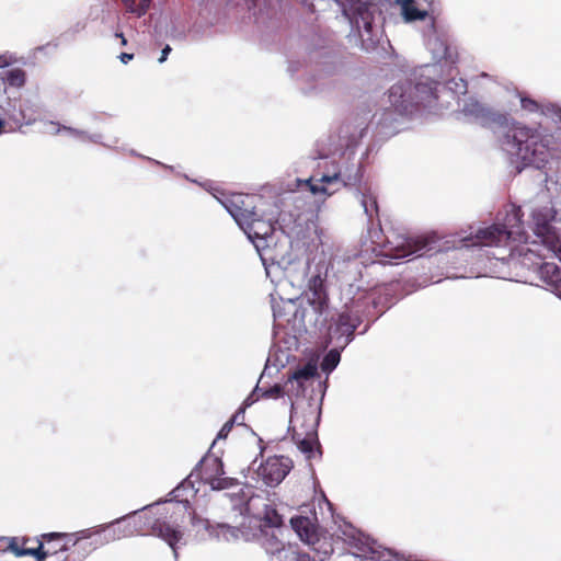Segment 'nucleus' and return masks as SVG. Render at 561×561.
I'll list each match as a JSON object with an SVG mask.
<instances>
[{"label":"nucleus","mask_w":561,"mask_h":561,"mask_svg":"<svg viewBox=\"0 0 561 561\" xmlns=\"http://www.w3.org/2000/svg\"><path fill=\"white\" fill-rule=\"evenodd\" d=\"M506 136L516 148V154L526 164L541 169L552 157L551 135H542L537 129L514 125L508 129Z\"/></svg>","instance_id":"f257e3e1"},{"label":"nucleus","mask_w":561,"mask_h":561,"mask_svg":"<svg viewBox=\"0 0 561 561\" xmlns=\"http://www.w3.org/2000/svg\"><path fill=\"white\" fill-rule=\"evenodd\" d=\"M523 214L519 207H514L507 214L504 224H493L489 227L479 228L474 236L466 238L463 241L470 242L467 245L479 247H500L506 245L512 240L526 241V234L523 228Z\"/></svg>","instance_id":"f03ea898"},{"label":"nucleus","mask_w":561,"mask_h":561,"mask_svg":"<svg viewBox=\"0 0 561 561\" xmlns=\"http://www.w3.org/2000/svg\"><path fill=\"white\" fill-rule=\"evenodd\" d=\"M111 527L114 531L116 529L122 530L123 536L125 537L133 536L136 533L158 536L170 545L174 553H176L175 543L182 537V534L175 528L171 527L165 519L153 518L147 515L123 518L113 523Z\"/></svg>","instance_id":"7ed1b4c3"},{"label":"nucleus","mask_w":561,"mask_h":561,"mask_svg":"<svg viewBox=\"0 0 561 561\" xmlns=\"http://www.w3.org/2000/svg\"><path fill=\"white\" fill-rule=\"evenodd\" d=\"M71 540V535L66 533H48L41 535V540L34 541L36 547L18 548L19 541L11 539L9 548L18 557L32 556L37 561H45L48 556L67 550V545Z\"/></svg>","instance_id":"20e7f679"},{"label":"nucleus","mask_w":561,"mask_h":561,"mask_svg":"<svg viewBox=\"0 0 561 561\" xmlns=\"http://www.w3.org/2000/svg\"><path fill=\"white\" fill-rule=\"evenodd\" d=\"M533 230L537 238L534 243H540L550 253L551 256L561 261V239L552 227L551 221L554 218L552 209L549 207H539L531 214Z\"/></svg>","instance_id":"39448f33"},{"label":"nucleus","mask_w":561,"mask_h":561,"mask_svg":"<svg viewBox=\"0 0 561 561\" xmlns=\"http://www.w3.org/2000/svg\"><path fill=\"white\" fill-rule=\"evenodd\" d=\"M362 318L352 309L346 308L332 320L329 327V343L343 350L354 337L356 329L360 325Z\"/></svg>","instance_id":"423d86ee"},{"label":"nucleus","mask_w":561,"mask_h":561,"mask_svg":"<svg viewBox=\"0 0 561 561\" xmlns=\"http://www.w3.org/2000/svg\"><path fill=\"white\" fill-rule=\"evenodd\" d=\"M256 199L254 195L233 193L221 201V204L241 228L257 215Z\"/></svg>","instance_id":"0eeeda50"},{"label":"nucleus","mask_w":561,"mask_h":561,"mask_svg":"<svg viewBox=\"0 0 561 561\" xmlns=\"http://www.w3.org/2000/svg\"><path fill=\"white\" fill-rule=\"evenodd\" d=\"M290 526L304 543L313 550H318L316 546L324 537V530L319 525L316 514L312 516H294L290 518Z\"/></svg>","instance_id":"6e6552de"},{"label":"nucleus","mask_w":561,"mask_h":561,"mask_svg":"<svg viewBox=\"0 0 561 561\" xmlns=\"http://www.w3.org/2000/svg\"><path fill=\"white\" fill-rule=\"evenodd\" d=\"M291 461L284 456L268 457L260 467L259 474L268 486L279 484L289 473Z\"/></svg>","instance_id":"1a4fd4ad"},{"label":"nucleus","mask_w":561,"mask_h":561,"mask_svg":"<svg viewBox=\"0 0 561 561\" xmlns=\"http://www.w3.org/2000/svg\"><path fill=\"white\" fill-rule=\"evenodd\" d=\"M241 229L253 242L256 240L265 241L267 238L272 237L275 231L274 224L271 220L263 219L259 214L242 226Z\"/></svg>","instance_id":"9d476101"},{"label":"nucleus","mask_w":561,"mask_h":561,"mask_svg":"<svg viewBox=\"0 0 561 561\" xmlns=\"http://www.w3.org/2000/svg\"><path fill=\"white\" fill-rule=\"evenodd\" d=\"M435 242L433 237L417 236L407 237L403 243L398 247L401 251L399 256H408L412 254L423 255L425 252L433 249L432 244Z\"/></svg>","instance_id":"9b49d317"},{"label":"nucleus","mask_w":561,"mask_h":561,"mask_svg":"<svg viewBox=\"0 0 561 561\" xmlns=\"http://www.w3.org/2000/svg\"><path fill=\"white\" fill-rule=\"evenodd\" d=\"M343 2V12L351 19L362 20L365 26L370 27L373 15L370 13V3L362 0H346Z\"/></svg>","instance_id":"f8f14e48"},{"label":"nucleus","mask_w":561,"mask_h":561,"mask_svg":"<svg viewBox=\"0 0 561 561\" xmlns=\"http://www.w3.org/2000/svg\"><path fill=\"white\" fill-rule=\"evenodd\" d=\"M401 7V14L405 22L423 21L428 15L432 2L427 7H422L416 0H398Z\"/></svg>","instance_id":"ddd939ff"},{"label":"nucleus","mask_w":561,"mask_h":561,"mask_svg":"<svg viewBox=\"0 0 561 561\" xmlns=\"http://www.w3.org/2000/svg\"><path fill=\"white\" fill-rule=\"evenodd\" d=\"M293 440L298 446L299 450L306 454L308 457L313 453V446L318 443L317 431L313 425L309 427L305 433L298 432L296 426H293Z\"/></svg>","instance_id":"4468645a"},{"label":"nucleus","mask_w":561,"mask_h":561,"mask_svg":"<svg viewBox=\"0 0 561 561\" xmlns=\"http://www.w3.org/2000/svg\"><path fill=\"white\" fill-rule=\"evenodd\" d=\"M318 375V368L314 363H307L304 367L297 368L287 380V385L298 383V388L304 390V381L310 380Z\"/></svg>","instance_id":"2eb2a0df"},{"label":"nucleus","mask_w":561,"mask_h":561,"mask_svg":"<svg viewBox=\"0 0 561 561\" xmlns=\"http://www.w3.org/2000/svg\"><path fill=\"white\" fill-rule=\"evenodd\" d=\"M1 81L12 88H22L25 84L26 73L21 68H12L0 72Z\"/></svg>","instance_id":"dca6fc26"},{"label":"nucleus","mask_w":561,"mask_h":561,"mask_svg":"<svg viewBox=\"0 0 561 561\" xmlns=\"http://www.w3.org/2000/svg\"><path fill=\"white\" fill-rule=\"evenodd\" d=\"M208 473L211 478H216L225 474L224 463L219 458L207 459L202 462L201 466V480L205 483V477Z\"/></svg>","instance_id":"f3484780"},{"label":"nucleus","mask_w":561,"mask_h":561,"mask_svg":"<svg viewBox=\"0 0 561 561\" xmlns=\"http://www.w3.org/2000/svg\"><path fill=\"white\" fill-rule=\"evenodd\" d=\"M282 394H283V388L279 385H274L273 387H271L267 390L262 391V392H261V389L259 387H256L253 390V392L244 400L243 405L250 407L255 401H257L260 399V397L266 398V399H270V398L276 399V398H279Z\"/></svg>","instance_id":"a211bd4d"},{"label":"nucleus","mask_w":561,"mask_h":561,"mask_svg":"<svg viewBox=\"0 0 561 561\" xmlns=\"http://www.w3.org/2000/svg\"><path fill=\"white\" fill-rule=\"evenodd\" d=\"M537 265H539V272L548 284L559 286V284L561 283V271L556 264L537 263Z\"/></svg>","instance_id":"6ab92c4d"},{"label":"nucleus","mask_w":561,"mask_h":561,"mask_svg":"<svg viewBox=\"0 0 561 561\" xmlns=\"http://www.w3.org/2000/svg\"><path fill=\"white\" fill-rule=\"evenodd\" d=\"M340 175L334 174L332 176L330 175H323L321 179L317 180L314 183L312 179H309L306 181V185L309 187L310 192L312 194H330L328 188L324 184H331L333 182H336L339 180Z\"/></svg>","instance_id":"aec40b11"},{"label":"nucleus","mask_w":561,"mask_h":561,"mask_svg":"<svg viewBox=\"0 0 561 561\" xmlns=\"http://www.w3.org/2000/svg\"><path fill=\"white\" fill-rule=\"evenodd\" d=\"M205 484L210 485L213 490L220 491L239 485V481L236 478H229L224 476L211 478L208 473H206Z\"/></svg>","instance_id":"412c9836"},{"label":"nucleus","mask_w":561,"mask_h":561,"mask_svg":"<svg viewBox=\"0 0 561 561\" xmlns=\"http://www.w3.org/2000/svg\"><path fill=\"white\" fill-rule=\"evenodd\" d=\"M389 101L397 111H407L408 105L404 100V88L402 84H394L389 90Z\"/></svg>","instance_id":"4be33fe9"},{"label":"nucleus","mask_w":561,"mask_h":561,"mask_svg":"<svg viewBox=\"0 0 561 561\" xmlns=\"http://www.w3.org/2000/svg\"><path fill=\"white\" fill-rule=\"evenodd\" d=\"M360 203L364 207L365 214L369 217L370 220H373L374 217L378 218L379 209L376 196L370 193H364L362 195Z\"/></svg>","instance_id":"5701e85b"},{"label":"nucleus","mask_w":561,"mask_h":561,"mask_svg":"<svg viewBox=\"0 0 561 561\" xmlns=\"http://www.w3.org/2000/svg\"><path fill=\"white\" fill-rule=\"evenodd\" d=\"M340 347L331 350L321 362V369L325 373H331L339 364L341 355Z\"/></svg>","instance_id":"b1692460"},{"label":"nucleus","mask_w":561,"mask_h":561,"mask_svg":"<svg viewBox=\"0 0 561 561\" xmlns=\"http://www.w3.org/2000/svg\"><path fill=\"white\" fill-rule=\"evenodd\" d=\"M262 520L268 527H279L283 524L282 515L272 506L265 507Z\"/></svg>","instance_id":"393cba45"},{"label":"nucleus","mask_w":561,"mask_h":561,"mask_svg":"<svg viewBox=\"0 0 561 561\" xmlns=\"http://www.w3.org/2000/svg\"><path fill=\"white\" fill-rule=\"evenodd\" d=\"M309 301L319 313H322L324 308H327V297L322 295L321 290L316 289L313 291V298L309 299Z\"/></svg>","instance_id":"a878e982"},{"label":"nucleus","mask_w":561,"mask_h":561,"mask_svg":"<svg viewBox=\"0 0 561 561\" xmlns=\"http://www.w3.org/2000/svg\"><path fill=\"white\" fill-rule=\"evenodd\" d=\"M462 112L466 114V115H472V116H476V117H479V116H483L484 115V108L483 106L478 103V102H470V103H467L465 106H463V110Z\"/></svg>","instance_id":"bb28decb"},{"label":"nucleus","mask_w":561,"mask_h":561,"mask_svg":"<svg viewBox=\"0 0 561 561\" xmlns=\"http://www.w3.org/2000/svg\"><path fill=\"white\" fill-rule=\"evenodd\" d=\"M236 417L237 415H233L229 421H227L222 427L220 428L218 435H217V438L219 439H224L226 438L229 433L231 432L233 425H234V422H236Z\"/></svg>","instance_id":"cd10ccee"},{"label":"nucleus","mask_w":561,"mask_h":561,"mask_svg":"<svg viewBox=\"0 0 561 561\" xmlns=\"http://www.w3.org/2000/svg\"><path fill=\"white\" fill-rule=\"evenodd\" d=\"M48 126H49V133L54 134V135L59 134L61 130H66L69 134H73V135L78 134V130H76V129H73L71 127L61 126L60 124H57V123H54V122H50Z\"/></svg>","instance_id":"c85d7f7f"},{"label":"nucleus","mask_w":561,"mask_h":561,"mask_svg":"<svg viewBox=\"0 0 561 561\" xmlns=\"http://www.w3.org/2000/svg\"><path fill=\"white\" fill-rule=\"evenodd\" d=\"M151 0H140L139 3H137V9H135V14L138 16H141L146 14L148 9L150 8Z\"/></svg>","instance_id":"c756f323"},{"label":"nucleus","mask_w":561,"mask_h":561,"mask_svg":"<svg viewBox=\"0 0 561 561\" xmlns=\"http://www.w3.org/2000/svg\"><path fill=\"white\" fill-rule=\"evenodd\" d=\"M522 107L534 112V111L538 110L539 105L536 101H534L531 99L524 98V99H522Z\"/></svg>","instance_id":"7c9ffc66"},{"label":"nucleus","mask_w":561,"mask_h":561,"mask_svg":"<svg viewBox=\"0 0 561 561\" xmlns=\"http://www.w3.org/2000/svg\"><path fill=\"white\" fill-rule=\"evenodd\" d=\"M15 539V537L13 538ZM16 540L19 541L18 543V548H21V546L23 547H36V543L34 541L36 540H41V538H35V539H31V538H16Z\"/></svg>","instance_id":"2f4dec72"},{"label":"nucleus","mask_w":561,"mask_h":561,"mask_svg":"<svg viewBox=\"0 0 561 561\" xmlns=\"http://www.w3.org/2000/svg\"><path fill=\"white\" fill-rule=\"evenodd\" d=\"M123 2L129 12L135 13V9H137L136 0H123Z\"/></svg>","instance_id":"473e14b6"},{"label":"nucleus","mask_w":561,"mask_h":561,"mask_svg":"<svg viewBox=\"0 0 561 561\" xmlns=\"http://www.w3.org/2000/svg\"><path fill=\"white\" fill-rule=\"evenodd\" d=\"M119 60L123 62V64H128L130 60L134 59V54H129V53H122L119 56H118Z\"/></svg>","instance_id":"72a5a7b5"},{"label":"nucleus","mask_w":561,"mask_h":561,"mask_svg":"<svg viewBox=\"0 0 561 561\" xmlns=\"http://www.w3.org/2000/svg\"><path fill=\"white\" fill-rule=\"evenodd\" d=\"M272 545H273V547H272V550H271V551H272L273 553H274V552H279L280 550H283V549H284V545H283V542H282V541H279V540H277V539H275V540H274V542H273Z\"/></svg>","instance_id":"f704fd0d"},{"label":"nucleus","mask_w":561,"mask_h":561,"mask_svg":"<svg viewBox=\"0 0 561 561\" xmlns=\"http://www.w3.org/2000/svg\"><path fill=\"white\" fill-rule=\"evenodd\" d=\"M171 47L169 45H167L163 49H162V53H161V57L159 58V62H163L167 60L168 58V55L170 54L171 51Z\"/></svg>","instance_id":"c9c22d12"},{"label":"nucleus","mask_w":561,"mask_h":561,"mask_svg":"<svg viewBox=\"0 0 561 561\" xmlns=\"http://www.w3.org/2000/svg\"><path fill=\"white\" fill-rule=\"evenodd\" d=\"M11 64V60L5 55H0V68H5Z\"/></svg>","instance_id":"e433bc0d"},{"label":"nucleus","mask_w":561,"mask_h":561,"mask_svg":"<svg viewBox=\"0 0 561 561\" xmlns=\"http://www.w3.org/2000/svg\"><path fill=\"white\" fill-rule=\"evenodd\" d=\"M115 36L119 38L123 46L127 45V39L122 32H116Z\"/></svg>","instance_id":"4c0bfd02"},{"label":"nucleus","mask_w":561,"mask_h":561,"mask_svg":"<svg viewBox=\"0 0 561 561\" xmlns=\"http://www.w3.org/2000/svg\"><path fill=\"white\" fill-rule=\"evenodd\" d=\"M4 126H5V122L0 118V135L2 134V131L4 129Z\"/></svg>","instance_id":"58836bf2"},{"label":"nucleus","mask_w":561,"mask_h":561,"mask_svg":"<svg viewBox=\"0 0 561 561\" xmlns=\"http://www.w3.org/2000/svg\"><path fill=\"white\" fill-rule=\"evenodd\" d=\"M182 503H183V507H184L185 510L190 508V506H188V501H184V502H182Z\"/></svg>","instance_id":"ea45409f"},{"label":"nucleus","mask_w":561,"mask_h":561,"mask_svg":"<svg viewBox=\"0 0 561 561\" xmlns=\"http://www.w3.org/2000/svg\"><path fill=\"white\" fill-rule=\"evenodd\" d=\"M179 491H180V488H176V489H174V491H173V492H174V493H176V492H179Z\"/></svg>","instance_id":"a19ab883"}]
</instances>
